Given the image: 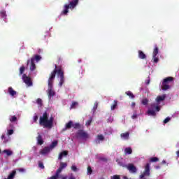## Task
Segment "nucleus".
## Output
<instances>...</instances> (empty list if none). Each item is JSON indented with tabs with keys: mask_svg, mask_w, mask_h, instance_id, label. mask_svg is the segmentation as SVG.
Segmentation results:
<instances>
[{
	"mask_svg": "<svg viewBox=\"0 0 179 179\" xmlns=\"http://www.w3.org/2000/svg\"><path fill=\"white\" fill-rule=\"evenodd\" d=\"M99 179H104V178L102 177V178H100Z\"/></svg>",
	"mask_w": 179,
	"mask_h": 179,
	"instance_id": "13d9d810",
	"label": "nucleus"
},
{
	"mask_svg": "<svg viewBox=\"0 0 179 179\" xmlns=\"http://www.w3.org/2000/svg\"><path fill=\"white\" fill-rule=\"evenodd\" d=\"M55 72V78L57 73L58 76L60 78V81L59 83V86L60 87H62V85L65 83V77L64 76V71H62V68L61 66H57V64L55 65V69L51 72L50 74V78H51L52 73Z\"/></svg>",
	"mask_w": 179,
	"mask_h": 179,
	"instance_id": "7ed1b4c3",
	"label": "nucleus"
},
{
	"mask_svg": "<svg viewBox=\"0 0 179 179\" xmlns=\"http://www.w3.org/2000/svg\"><path fill=\"white\" fill-rule=\"evenodd\" d=\"M121 166L122 167H124V169H127L130 173H136V171H138L136 166L133 164H129L128 165L122 164Z\"/></svg>",
	"mask_w": 179,
	"mask_h": 179,
	"instance_id": "6e6552de",
	"label": "nucleus"
},
{
	"mask_svg": "<svg viewBox=\"0 0 179 179\" xmlns=\"http://www.w3.org/2000/svg\"><path fill=\"white\" fill-rule=\"evenodd\" d=\"M98 106H99V103L97 102H95L93 107L94 111H96V110H97Z\"/></svg>",
	"mask_w": 179,
	"mask_h": 179,
	"instance_id": "ea45409f",
	"label": "nucleus"
},
{
	"mask_svg": "<svg viewBox=\"0 0 179 179\" xmlns=\"http://www.w3.org/2000/svg\"><path fill=\"white\" fill-rule=\"evenodd\" d=\"M3 153H6L7 156H12L13 155V152L10 150H4Z\"/></svg>",
	"mask_w": 179,
	"mask_h": 179,
	"instance_id": "b1692460",
	"label": "nucleus"
},
{
	"mask_svg": "<svg viewBox=\"0 0 179 179\" xmlns=\"http://www.w3.org/2000/svg\"><path fill=\"white\" fill-rule=\"evenodd\" d=\"M62 179H66V177H63Z\"/></svg>",
	"mask_w": 179,
	"mask_h": 179,
	"instance_id": "4d7b16f0",
	"label": "nucleus"
},
{
	"mask_svg": "<svg viewBox=\"0 0 179 179\" xmlns=\"http://www.w3.org/2000/svg\"><path fill=\"white\" fill-rule=\"evenodd\" d=\"M58 145V141H55L53 142H52L50 146H49V148H50V150H52V149H54V148H55V146H57Z\"/></svg>",
	"mask_w": 179,
	"mask_h": 179,
	"instance_id": "393cba45",
	"label": "nucleus"
},
{
	"mask_svg": "<svg viewBox=\"0 0 179 179\" xmlns=\"http://www.w3.org/2000/svg\"><path fill=\"white\" fill-rule=\"evenodd\" d=\"M22 80L27 86H33L31 78H30V77L27 76L26 74L22 75Z\"/></svg>",
	"mask_w": 179,
	"mask_h": 179,
	"instance_id": "1a4fd4ad",
	"label": "nucleus"
},
{
	"mask_svg": "<svg viewBox=\"0 0 179 179\" xmlns=\"http://www.w3.org/2000/svg\"><path fill=\"white\" fill-rule=\"evenodd\" d=\"M50 152H51V148H50L49 146H46L43 148V149L41 150L39 153L43 156H45V155H48Z\"/></svg>",
	"mask_w": 179,
	"mask_h": 179,
	"instance_id": "9d476101",
	"label": "nucleus"
},
{
	"mask_svg": "<svg viewBox=\"0 0 179 179\" xmlns=\"http://www.w3.org/2000/svg\"><path fill=\"white\" fill-rule=\"evenodd\" d=\"M26 69V67H24V66H22L20 68V75H23V73H24V71Z\"/></svg>",
	"mask_w": 179,
	"mask_h": 179,
	"instance_id": "2f4dec72",
	"label": "nucleus"
},
{
	"mask_svg": "<svg viewBox=\"0 0 179 179\" xmlns=\"http://www.w3.org/2000/svg\"><path fill=\"white\" fill-rule=\"evenodd\" d=\"M148 99H144L142 101V104H143L144 106H146V104H148Z\"/></svg>",
	"mask_w": 179,
	"mask_h": 179,
	"instance_id": "37998d69",
	"label": "nucleus"
},
{
	"mask_svg": "<svg viewBox=\"0 0 179 179\" xmlns=\"http://www.w3.org/2000/svg\"><path fill=\"white\" fill-rule=\"evenodd\" d=\"M59 177V172H58L57 171H56L55 175L51 176L50 178H49V179H58Z\"/></svg>",
	"mask_w": 179,
	"mask_h": 179,
	"instance_id": "c85d7f7f",
	"label": "nucleus"
},
{
	"mask_svg": "<svg viewBox=\"0 0 179 179\" xmlns=\"http://www.w3.org/2000/svg\"><path fill=\"white\" fill-rule=\"evenodd\" d=\"M4 142V143H6V141H3Z\"/></svg>",
	"mask_w": 179,
	"mask_h": 179,
	"instance_id": "bf43d9fd",
	"label": "nucleus"
},
{
	"mask_svg": "<svg viewBox=\"0 0 179 179\" xmlns=\"http://www.w3.org/2000/svg\"><path fill=\"white\" fill-rule=\"evenodd\" d=\"M78 5H79V0H71L69 4H65L64 6V10L62 11L61 15L66 16L69 13V9H75Z\"/></svg>",
	"mask_w": 179,
	"mask_h": 179,
	"instance_id": "20e7f679",
	"label": "nucleus"
},
{
	"mask_svg": "<svg viewBox=\"0 0 179 179\" xmlns=\"http://www.w3.org/2000/svg\"><path fill=\"white\" fill-rule=\"evenodd\" d=\"M166 95L164 94L161 96H157L155 101L157 104H160L162 101H164L166 100ZM156 103H151L150 107L149 108L148 110L147 111V114L148 115H152V117H156V111H160V106Z\"/></svg>",
	"mask_w": 179,
	"mask_h": 179,
	"instance_id": "f257e3e1",
	"label": "nucleus"
},
{
	"mask_svg": "<svg viewBox=\"0 0 179 179\" xmlns=\"http://www.w3.org/2000/svg\"><path fill=\"white\" fill-rule=\"evenodd\" d=\"M10 128L11 129L8 130V135H13V124H10Z\"/></svg>",
	"mask_w": 179,
	"mask_h": 179,
	"instance_id": "bb28decb",
	"label": "nucleus"
},
{
	"mask_svg": "<svg viewBox=\"0 0 179 179\" xmlns=\"http://www.w3.org/2000/svg\"><path fill=\"white\" fill-rule=\"evenodd\" d=\"M150 162H151L152 163H156V162H159V158L156 157H151Z\"/></svg>",
	"mask_w": 179,
	"mask_h": 179,
	"instance_id": "72a5a7b5",
	"label": "nucleus"
},
{
	"mask_svg": "<svg viewBox=\"0 0 179 179\" xmlns=\"http://www.w3.org/2000/svg\"><path fill=\"white\" fill-rule=\"evenodd\" d=\"M36 103L38 106H43V100L40 98L37 99Z\"/></svg>",
	"mask_w": 179,
	"mask_h": 179,
	"instance_id": "c9c22d12",
	"label": "nucleus"
},
{
	"mask_svg": "<svg viewBox=\"0 0 179 179\" xmlns=\"http://www.w3.org/2000/svg\"><path fill=\"white\" fill-rule=\"evenodd\" d=\"M18 171H20V173H24V171H26V169L23 168H20V169H18Z\"/></svg>",
	"mask_w": 179,
	"mask_h": 179,
	"instance_id": "de8ad7c7",
	"label": "nucleus"
},
{
	"mask_svg": "<svg viewBox=\"0 0 179 179\" xmlns=\"http://www.w3.org/2000/svg\"><path fill=\"white\" fill-rule=\"evenodd\" d=\"M0 153H1V150H0Z\"/></svg>",
	"mask_w": 179,
	"mask_h": 179,
	"instance_id": "052dcab7",
	"label": "nucleus"
},
{
	"mask_svg": "<svg viewBox=\"0 0 179 179\" xmlns=\"http://www.w3.org/2000/svg\"><path fill=\"white\" fill-rule=\"evenodd\" d=\"M71 170H72V171L76 172V171H78V167H76V166H75V165H73L71 166Z\"/></svg>",
	"mask_w": 179,
	"mask_h": 179,
	"instance_id": "a19ab883",
	"label": "nucleus"
},
{
	"mask_svg": "<svg viewBox=\"0 0 179 179\" xmlns=\"http://www.w3.org/2000/svg\"><path fill=\"white\" fill-rule=\"evenodd\" d=\"M73 128L74 129H80V123H73Z\"/></svg>",
	"mask_w": 179,
	"mask_h": 179,
	"instance_id": "c756f323",
	"label": "nucleus"
},
{
	"mask_svg": "<svg viewBox=\"0 0 179 179\" xmlns=\"http://www.w3.org/2000/svg\"><path fill=\"white\" fill-rule=\"evenodd\" d=\"M171 82H174V78L167 77L164 78L161 87L162 90L164 91L169 90V89H170V85H166V83H168V85H169V83H171Z\"/></svg>",
	"mask_w": 179,
	"mask_h": 179,
	"instance_id": "423d86ee",
	"label": "nucleus"
},
{
	"mask_svg": "<svg viewBox=\"0 0 179 179\" xmlns=\"http://www.w3.org/2000/svg\"><path fill=\"white\" fill-rule=\"evenodd\" d=\"M131 118L133 120L138 118V115L136 113H134L133 115L131 116Z\"/></svg>",
	"mask_w": 179,
	"mask_h": 179,
	"instance_id": "a18cd8bd",
	"label": "nucleus"
},
{
	"mask_svg": "<svg viewBox=\"0 0 179 179\" xmlns=\"http://www.w3.org/2000/svg\"><path fill=\"white\" fill-rule=\"evenodd\" d=\"M157 54H159V48L157 47V45H155L152 52V57H157Z\"/></svg>",
	"mask_w": 179,
	"mask_h": 179,
	"instance_id": "4468645a",
	"label": "nucleus"
},
{
	"mask_svg": "<svg viewBox=\"0 0 179 179\" xmlns=\"http://www.w3.org/2000/svg\"><path fill=\"white\" fill-rule=\"evenodd\" d=\"M176 155H177L178 157H179V150L176 152Z\"/></svg>",
	"mask_w": 179,
	"mask_h": 179,
	"instance_id": "603ef678",
	"label": "nucleus"
},
{
	"mask_svg": "<svg viewBox=\"0 0 179 179\" xmlns=\"http://www.w3.org/2000/svg\"><path fill=\"white\" fill-rule=\"evenodd\" d=\"M54 79H55V71L52 73V76L49 77V79L48 80V96L49 99H51V97H54V96H55V92L52 90V85L54 83Z\"/></svg>",
	"mask_w": 179,
	"mask_h": 179,
	"instance_id": "39448f33",
	"label": "nucleus"
},
{
	"mask_svg": "<svg viewBox=\"0 0 179 179\" xmlns=\"http://www.w3.org/2000/svg\"><path fill=\"white\" fill-rule=\"evenodd\" d=\"M165 85L166 86H170V85H169L168 83H166Z\"/></svg>",
	"mask_w": 179,
	"mask_h": 179,
	"instance_id": "6e6d98bb",
	"label": "nucleus"
},
{
	"mask_svg": "<svg viewBox=\"0 0 179 179\" xmlns=\"http://www.w3.org/2000/svg\"><path fill=\"white\" fill-rule=\"evenodd\" d=\"M38 167H40V169H42L43 170H44V169H45L44 164H43V162H39Z\"/></svg>",
	"mask_w": 179,
	"mask_h": 179,
	"instance_id": "e433bc0d",
	"label": "nucleus"
},
{
	"mask_svg": "<svg viewBox=\"0 0 179 179\" xmlns=\"http://www.w3.org/2000/svg\"><path fill=\"white\" fill-rule=\"evenodd\" d=\"M10 121L11 122H16V121H17V117L15 115L11 116Z\"/></svg>",
	"mask_w": 179,
	"mask_h": 179,
	"instance_id": "f704fd0d",
	"label": "nucleus"
},
{
	"mask_svg": "<svg viewBox=\"0 0 179 179\" xmlns=\"http://www.w3.org/2000/svg\"><path fill=\"white\" fill-rule=\"evenodd\" d=\"M75 106H78V102H72V104L71 106V108H75Z\"/></svg>",
	"mask_w": 179,
	"mask_h": 179,
	"instance_id": "79ce46f5",
	"label": "nucleus"
},
{
	"mask_svg": "<svg viewBox=\"0 0 179 179\" xmlns=\"http://www.w3.org/2000/svg\"><path fill=\"white\" fill-rule=\"evenodd\" d=\"M27 62V65H29V64H31L29 66L30 71H33L36 70V64L34 63V59H28Z\"/></svg>",
	"mask_w": 179,
	"mask_h": 179,
	"instance_id": "9b49d317",
	"label": "nucleus"
},
{
	"mask_svg": "<svg viewBox=\"0 0 179 179\" xmlns=\"http://www.w3.org/2000/svg\"><path fill=\"white\" fill-rule=\"evenodd\" d=\"M87 173L90 176L93 173V170H92V167L90 166L87 167Z\"/></svg>",
	"mask_w": 179,
	"mask_h": 179,
	"instance_id": "4c0bfd02",
	"label": "nucleus"
},
{
	"mask_svg": "<svg viewBox=\"0 0 179 179\" xmlns=\"http://www.w3.org/2000/svg\"><path fill=\"white\" fill-rule=\"evenodd\" d=\"M68 155V151L67 150H64L62 152L59 153V160H62V157H64V156H66Z\"/></svg>",
	"mask_w": 179,
	"mask_h": 179,
	"instance_id": "6ab92c4d",
	"label": "nucleus"
},
{
	"mask_svg": "<svg viewBox=\"0 0 179 179\" xmlns=\"http://www.w3.org/2000/svg\"><path fill=\"white\" fill-rule=\"evenodd\" d=\"M117 107H118V101H117V100H115L113 101V103L110 106V110H112L113 111V110H115V108H117Z\"/></svg>",
	"mask_w": 179,
	"mask_h": 179,
	"instance_id": "aec40b11",
	"label": "nucleus"
},
{
	"mask_svg": "<svg viewBox=\"0 0 179 179\" xmlns=\"http://www.w3.org/2000/svg\"><path fill=\"white\" fill-rule=\"evenodd\" d=\"M37 139V142H38V145H43V143H44V141L43 140V137L38 134V137L36 138Z\"/></svg>",
	"mask_w": 179,
	"mask_h": 179,
	"instance_id": "a211bd4d",
	"label": "nucleus"
},
{
	"mask_svg": "<svg viewBox=\"0 0 179 179\" xmlns=\"http://www.w3.org/2000/svg\"><path fill=\"white\" fill-rule=\"evenodd\" d=\"M1 139H5V135L1 136Z\"/></svg>",
	"mask_w": 179,
	"mask_h": 179,
	"instance_id": "864d4df0",
	"label": "nucleus"
},
{
	"mask_svg": "<svg viewBox=\"0 0 179 179\" xmlns=\"http://www.w3.org/2000/svg\"><path fill=\"white\" fill-rule=\"evenodd\" d=\"M150 83V80H145V84L149 85Z\"/></svg>",
	"mask_w": 179,
	"mask_h": 179,
	"instance_id": "09e8293b",
	"label": "nucleus"
},
{
	"mask_svg": "<svg viewBox=\"0 0 179 179\" xmlns=\"http://www.w3.org/2000/svg\"><path fill=\"white\" fill-rule=\"evenodd\" d=\"M48 113L44 112L43 115L39 118V124L43 128H46L47 129H51L54 127V117L51 116L48 119Z\"/></svg>",
	"mask_w": 179,
	"mask_h": 179,
	"instance_id": "f03ea898",
	"label": "nucleus"
},
{
	"mask_svg": "<svg viewBox=\"0 0 179 179\" xmlns=\"http://www.w3.org/2000/svg\"><path fill=\"white\" fill-rule=\"evenodd\" d=\"M170 117H166L164 120V124H167V122H169L170 121Z\"/></svg>",
	"mask_w": 179,
	"mask_h": 179,
	"instance_id": "49530a36",
	"label": "nucleus"
},
{
	"mask_svg": "<svg viewBox=\"0 0 179 179\" xmlns=\"http://www.w3.org/2000/svg\"><path fill=\"white\" fill-rule=\"evenodd\" d=\"M15 176H16V171L13 170L12 172L8 175L7 179H13L15 178Z\"/></svg>",
	"mask_w": 179,
	"mask_h": 179,
	"instance_id": "412c9836",
	"label": "nucleus"
},
{
	"mask_svg": "<svg viewBox=\"0 0 179 179\" xmlns=\"http://www.w3.org/2000/svg\"><path fill=\"white\" fill-rule=\"evenodd\" d=\"M93 121V117H90V120H88L86 123L85 125H87V127H89L92 124V122Z\"/></svg>",
	"mask_w": 179,
	"mask_h": 179,
	"instance_id": "473e14b6",
	"label": "nucleus"
},
{
	"mask_svg": "<svg viewBox=\"0 0 179 179\" xmlns=\"http://www.w3.org/2000/svg\"><path fill=\"white\" fill-rule=\"evenodd\" d=\"M31 59H34V61H36L37 62H38V61L41 59V56L38 55H36L34 57H32Z\"/></svg>",
	"mask_w": 179,
	"mask_h": 179,
	"instance_id": "4be33fe9",
	"label": "nucleus"
},
{
	"mask_svg": "<svg viewBox=\"0 0 179 179\" xmlns=\"http://www.w3.org/2000/svg\"><path fill=\"white\" fill-rule=\"evenodd\" d=\"M67 166H68V164H66V162H61L60 166L56 171H57L60 174V173H62V169H66V167Z\"/></svg>",
	"mask_w": 179,
	"mask_h": 179,
	"instance_id": "f8f14e48",
	"label": "nucleus"
},
{
	"mask_svg": "<svg viewBox=\"0 0 179 179\" xmlns=\"http://www.w3.org/2000/svg\"><path fill=\"white\" fill-rule=\"evenodd\" d=\"M8 92L9 94L11 95L12 96H16L17 92L13 90V88H12V87H8Z\"/></svg>",
	"mask_w": 179,
	"mask_h": 179,
	"instance_id": "2eb2a0df",
	"label": "nucleus"
},
{
	"mask_svg": "<svg viewBox=\"0 0 179 179\" xmlns=\"http://www.w3.org/2000/svg\"><path fill=\"white\" fill-rule=\"evenodd\" d=\"M73 125V122L70 120L68 123L66 124L65 128L63 129V131H66V129H71Z\"/></svg>",
	"mask_w": 179,
	"mask_h": 179,
	"instance_id": "ddd939ff",
	"label": "nucleus"
},
{
	"mask_svg": "<svg viewBox=\"0 0 179 179\" xmlns=\"http://www.w3.org/2000/svg\"><path fill=\"white\" fill-rule=\"evenodd\" d=\"M0 16L3 19H5V17H6V11H5V10L0 11Z\"/></svg>",
	"mask_w": 179,
	"mask_h": 179,
	"instance_id": "7c9ffc66",
	"label": "nucleus"
},
{
	"mask_svg": "<svg viewBox=\"0 0 179 179\" xmlns=\"http://www.w3.org/2000/svg\"><path fill=\"white\" fill-rule=\"evenodd\" d=\"M124 152L127 155H131L132 153V148H126L124 149Z\"/></svg>",
	"mask_w": 179,
	"mask_h": 179,
	"instance_id": "cd10ccee",
	"label": "nucleus"
},
{
	"mask_svg": "<svg viewBox=\"0 0 179 179\" xmlns=\"http://www.w3.org/2000/svg\"><path fill=\"white\" fill-rule=\"evenodd\" d=\"M127 96H129L130 99H135V95L131 92V91H127L125 92Z\"/></svg>",
	"mask_w": 179,
	"mask_h": 179,
	"instance_id": "a878e982",
	"label": "nucleus"
},
{
	"mask_svg": "<svg viewBox=\"0 0 179 179\" xmlns=\"http://www.w3.org/2000/svg\"><path fill=\"white\" fill-rule=\"evenodd\" d=\"M138 57L141 59H146V55L142 50H138Z\"/></svg>",
	"mask_w": 179,
	"mask_h": 179,
	"instance_id": "dca6fc26",
	"label": "nucleus"
},
{
	"mask_svg": "<svg viewBox=\"0 0 179 179\" xmlns=\"http://www.w3.org/2000/svg\"><path fill=\"white\" fill-rule=\"evenodd\" d=\"M69 179H76V178L73 176H71Z\"/></svg>",
	"mask_w": 179,
	"mask_h": 179,
	"instance_id": "3c124183",
	"label": "nucleus"
},
{
	"mask_svg": "<svg viewBox=\"0 0 179 179\" xmlns=\"http://www.w3.org/2000/svg\"><path fill=\"white\" fill-rule=\"evenodd\" d=\"M121 138H122V139H126L128 140L129 139V132H126V133H122L120 134Z\"/></svg>",
	"mask_w": 179,
	"mask_h": 179,
	"instance_id": "f3484780",
	"label": "nucleus"
},
{
	"mask_svg": "<svg viewBox=\"0 0 179 179\" xmlns=\"http://www.w3.org/2000/svg\"><path fill=\"white\" fill-rule=\"evenodd\" d=\"M76 138H77V139H87L89 138V134L83 130H79L76 134Z\"/></svg>",
	"mask_w": 179,
	"mask_h": 179,
	"instance_id": "0eeeda50",
	"label": "nucleus"
},
{
	"mask_svg": "<svg viewBox=\"0 0 179 179\" xmlns=\"http://www.w3.org/2000/svg\"><path fill=\"white\" fill-rule=\"evenodd\" d=\"M96 139L97 141H96V143H100V141H104V136H103L102 134H99L96 136Z\"/></svg>",
	"mask_w": 179,
	"mask_h": 179,
	"instance_id": "5701e85b",
	"label": "nucleus"
},
{
	"mask_svg": "<svg viewBox=\"0 0 179 179\" xmlns=\"http://www.w3.org/2000/svg\"><path fill=\"white\" fill-rule=\"evenodd\" d=\"M162 164H166V161L165 160L162 161Z\"/></svg>",
	"mask_w": 179,
	"mask_h": 179,
	"instance_id": "5fc2aeb1",
	"label": "nucleus"
},
{
	"mask_svg": "<svg viewBox=\"0 0 179 179\" xmlns=\"http://www.w3.org/2000/svg\"><path fill=\"white\" fill-rule=\"evenodd\" d=\"M135 106H136L135 102H132V103H131V107H135Z\"/></svg>",
	"mask_w": 179,
	"mask_h": 179,
	"instance_id": "8fccbe9b",
	"label": "nucleus"
},
{
	"mask_svg": "<svg viewBox=\"0 0 179 179\" xmlns=\"http://www.w3.org/2000/svg\"><path fill=\"white\" fill-rule=\"evenodd\" d=\"M153 58V62L155 64H157V62H159V57H152Z\"/></svg>",
	"mask_w": 179,
	"mask_h": 179,
	"instance_id": "58836bf2",
	"label": "nucleus"
},
{
	"mask_svg": "<svg viewBox=\"0 0 179 179\" xmlns=\"http://www.w3.org/2000/svg\"><path fill=\"white\" fill-rule=\"evenodd\" d=\"M33 120H34V122H36L38 120V116L36 115L35 116H34Z\"/></svg>",
	"mask_w": 179,
	"mask_h": 179,
	"instance_id": "c03bdc74",
	"label": "nucleus"
}]
</instances>
